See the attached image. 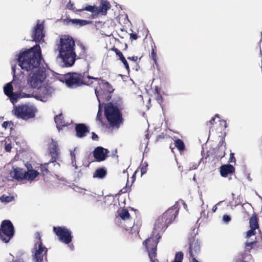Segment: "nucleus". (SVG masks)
I'll return each instance as SVG.
<instances>
[{"label": "nucleus", "instance_id": "48", "mask_svg": "<svg viewBox=\"0 0 262 262\" xmlns=\"http://www.w3.org/2000/svg\"><path fill=\"white\" fill-rule=\"evenodd\" d=\"M25 165H26V167L27 168V171H36L35 170L33 169L32 166V165L30 163H29L28 162H27L25 164Z\"/></svg>", "mask_w": 262, "mask_h": 262}, {"label": "nucleus", "instance_id": "30", "mask_svg": "<svg viewBox=\"0 0 262 262\" xmlns=\"http://www.w3.org/2000/svg\"><path fill=\"white\" fill-rule=\"evenodd\" d=\"M256 248H262V234L260 233L259 235H257L254 240Z\"/></svg>", "mask_w": 262, "mask_h": 262}, {"label": "nucleus", "instance_id": "29", "mask_svg": "<svg viewBox=\"0 0 262 262\" xmlns=\"http://www.w3.org/2000/svg\"><path fill=\"white\" fill-rule=\"evenodd\" d=\"M114 50L116 55L119 56V59L121 60L124 66H128V64L122 52L117 48L114 49Z\"/></svg>", "mask_w": 262, "mask_h": 262}, {"label": "nucleus", "instance_id": "44", "mask_svg": "<svg viewBox=\"0 0 262 262\" xmlns=\"http://www.w3.org/2000/svg\"><path fill=\"white\" fill-rule=\"evenodd\" d=\"M139 229H140V227L137 225H135V224L133 226V227H132V229H131V231L132 232H137V233L138 234L139 232Z\"/></svg>", "mask_w": 262, "mask_h": 262}, {"label": "nucleus", "instance_id": "12", "mask_svg": "<svg viewBox=\"0 0 262 262\" xmlns=\"http://www.w3.org/2000/svg\"><path fill=\"white\" fill-rule=\"evenodd\" d=\"M53 231L56 235L58 236L61 242L66 244H68L72 242V236L71 232L66 227H54Z\"/></svg>", "mask_w": 262, "mask_h": 262}, {"label": "nucleus", "instance_id": "34", "mask_svg": "<svg viewBox=\"0 0 262 262\" xmlns=\"http://www.w3.org/2000/svg\"><path fill=\"white\" fill-rule=\"evenodd\" d=\"M84 10L88 11L91 12L97 13L98 7H97L96 6H88L85 7L84 8H82V9L79 10L80 11H82Z\"/></svg>", "mask_w": 262, "mask_h": 262}, {"label": "nucleus", "instance_id": "11", "mask_svg": "<svg viewBox=\"0 0 262 262\" xmlns=\"http://www.w3.org/2000/svg\"><path fill=\"white\" fill-rule=\"evenodd\" d=\"M14 227L10 220H4L0 226V239L8 243L14 235Z\"/></svg>", "mask_w": 262, "mask_h": 262}, {"label": "nucleus", "instance_id": "53", "mask_svg": "<svg viewBox=\"0 0 262 262\" xmlns=\"http://www.w3.org/2000/svg\"><path fill=\"white\" fill-rule=\"evenodd\" d=\"M92 139L93 140L98 141L99 140V137L97 135L93 132L92 133Z\"/></svg>", "mask_w": 262, "mask_h": 262}, {"label": "nucleus", "instance_id": "38", "mask_svg": "<svg viewBox=\"0 0 262 262\" xmlns=\"http://www.w3.org/2000/svg\"><path fill=\"white\" fill-rule=\"evenodd\" d=\"M55 122L60 126H63V121H62V116L60 114L58 115H56L54 118Z\"/></svg>", "mask_w": 262, "mask_h": 262}, {"label": "nucleus", "instance_id": "7", "mask_svg": "<svg viewBox=\"0 0 262 262\" xmlns=\"http://www.w3.org/2000/svg\"><path fill=\"white\" fill-rule=\"evenodd\" d=\"M23 70L27 71L32 70V75L29 79L30 85L33 88H39L46 78L45 67H20Z\"/></svg>", "mask_w": 262, "mask_h": 262}, {"label": "nucleus", "instance_id": "4", "mask_svg": "<svg viewBox=\"0 0 262 262\" xmlns=\"http://www.w3.org/2000/svg\"><path fill=\"white\" fill-rule=\"evenodd\" d=\"M179 210L176 204L168 208L157 218L152 232L162 236L168 226L174 221L179 213Z\"/></svg>", "mask_w": 262, "mask_h": 262}, {"label": "nucleus", "instance_id": "17", "mask_svg": "<svg viewBox=\"0 0 262 262\" xmlns=\"http://www.w3.org/2000/svg\"><path fill=\"white\" fill-rule=\"evenodd\" d=\"M200 243L193 236L189 239L188 253L189 257L198 256L200 252Z\"/></svg>", "mask_w": 262, "mask_h": 262}, {"label": "nucleus", "instance_id": "63", "mask_svg": "<svg viewBox=\"0 0 262 262\" xmlns=\"http://www.w3.org/2000/svg\"><path fill=\"white\" fill-rule=\"evenodd\" d=\"M126 171V170H123V173H125Z\"/></svg>", "mask_w": 262, "mask_h": 262}, {"label": "nucleus", "instance_id": "55", "mask_svg": "<svg viewBox=\"0 0 262 262\" xmlns=\"http://www.w3.org/2000/svg\"><path fill=\"white\" fill-rule=\"evenodd\" d=\"M130 38L136 40L138 38V36L136 33H131L130 34Z\"/></svg>", "mask_w": 262, "mask_h": 262}, {"label": "nucleus", "instance_id": "14", "mask_svg": "<svg viewBox=\"0 0 262 262\" xmlns=\"http://www.w3.org/2000/svg\"><path fill=\"white\" fill-rule=\"evenodd\" d=\"M43 23L44 21L40 23V20H37L36 26L33 28L32 30V41L36 42H40L41 40L42 41H43V38L45 36L43 32Z\"/></svg>", "mask_w": 262, "mask_h": 262}, {"label": "nucleus", "instance_id": "6", "mask_svg": "<svg viewBox=\"0 0 262 262\" xmlns=\"http://www.w3.org/2000/svg\"><path fill=\"white\" fill-rule=\"evenodd\" d=\"M91 81L95 80L97 81L98 85L95 89V93L99 103L109 101L112 98V94L114 91L111 84L101 78L91 76Z\"/></svg>", "mask_w": 262, "mask_h": 262}, {"label": "nucleus", "instance_id": "20", "mask_svg": "<svg viewBox=\"0 0 262 262\" xmlns=\"http://www.w3.org/2000/svg\"><path fill=\"white\" fill-rule=\"evenodd\" d=\"M220 172L222 177L226 178L234 173L235 168L231 164H224L220 167Z\"/></svg>", "mask_w": 262, "mask_h": 262}, {"label": "nucleus", "instance_id": "62", "mask_svg": "<svg viewBox=\"0 0 262 262\" xmlns=\"http://www.w3.org/2000/svg\"><path fill=\"white\" fill-rule=\"evenodd\" d=\"M12 68L13 72L14 73V74H15V67H12Z\"/></svg>", "mask_w": 262, "mask_h": 262}, {"label": "nucleus", "instance_id": "2", "mask_svg": "<svg viewBox=\"0 0 262 262\" xmlns=\"http://www.w3.org/2000/svg\"><path fill=\"white\" fill-rule=\"evenodd\" d=\"M124 106L120 99L116 103L108 102L104 105V115L110 128L118 129L123 124L124 118L121 111Z\"/></svg>", "mask_w": 262, "mask_h": 262}, {"label": "nucleus", "instance_id": "31", "mask_svg": "<svg viewBox=\"0 0 262 262\" xmlns=\"http://www.w3.org/2000/svg\"><path fill=\"white\" fill-rule=\"evenodd\" d=\"M184 254L182 251L176 252L173 260L172 262H182Z\"/></svg>", "mask_w": 262, "mask_h": 262}, {"label": "nucleus", "instance_id": "15", "mask_svg": "<svg viewBox=\"0 0 262 262\" xmlns=\"http://www.w3.org/2000/svg\"><path fill=\"white\" fill-rule=\"evenodd\" d=\"M226 132H224L221 140L219 141L217 146L212 150V154L214 156V158L217 160H221L225 156L226 144L225 138Z\"/></svg>", "mask_w": 262, "mask_h": 262}, {"label": "nucleus", "instance_id": "37", "mask_svg": "<svg viewBox=\"0 0 262 262\" xmlns=\"http://www.w3.org/2000/svg\"><path fill=\"white\" fill-rule=\"evenodd\" d=\"M256 247V245H255V243L254 241L251 242H247L245 244V248L246 251H249L252 248Z\"/></svg>", "mask_w": 262, "mask_h": 262}, {"label": "nucleus", "instance_id": "54", "mask_svg": "<svg viewBox=\"0 0 262 262\" xmlns=\"http://www.w3.org/2000/svg\"><path fill=\"white\" fill-rule=\"evenodd\" d=\"M220 124L221 125H223L224 126V129H225L227 127V123L226 121L225 120H220Z\"/></svg>", "mask_w": 262, "mask_h": 262}, {"label": "nucleus", "instance_id": "42", "mask_svg": "<svg viewBox=\"0 0 262 262\" xmlns=\"http://www.w3.org/2000/svg\"><path fill=\"white\" fill-rule=\"evenodd\" d=\"M165 138H168V137L166 134H164L163 133H162L157 137L156 142H158Z\"/></svg>", "mask_w": 262, "mask_h": 262}, {"label": "nucleus", "instance_id": "3", "mask_svg": "<svg viewBox=\"0 0 262 262\" xmlns=\"http://www.w3.org/2000/svg\"><path fill=\"white\" fill-rule=\"evenodd\" d=\"M58 46L59 55L64 62L65 66H73L76 56L74 51L75 46L74 39L69 35H61Z\"/></svg>", "mask_w": 262, "mask_h": 262}, {"label": "nucleus", "instance_id": "33", "mask_svg": "<svg viewBox=\"0 0 262 262\" xmlns=\"http://www.w3.org/2000/svg\"><path fill=\"white\" fill-rule=\"evenodd\" d=\"M14 200V198L10 195H6L4 194L0 197V200L2 202L9 203Z\"/></svg>", "mask_w": 262, "mask_h": 262}, {"label": "nucleus", "instance_id": "10", "mask_svg": "<svg viewBox=\"0 0 262 262\" xmlns=\"http://www.w3.org/2000/svg\"><path fill=\"white\" fill-rule=\"evenodd\" d=\"M10 174L11 177L18 181L28 180L31 182L39 175V173L37 171H26L23 168L16 167L11 170Z\"/></svg>", "mask_w": 262, "mask_h": 262}, {"label": "nucleus", "instance_id": "9", "mask_svg": "<svg viewBox=\"0 0 262 262\" xmlns=\"http://www.w3.org/2000/svg\"><path fill=\"white\" fill-rule=\"evenodd\" d=\"M13 111L18 118L27 120L35 117L37 109L33 105L25 104L15 106Z\"/></svg>", "mask_w": 262, "mask_h": 262}, {"label": "nucleus", "instance_id": "43", "mask_svg": "<svg viewBox=\"0 0 262 262\" xmlns=\"http://www.w3.org/2000/svg\"><path fill=\"white\" fill-rule=\"evenodd\" d=\"M127 58L129 60L133 61H134V62H137L138 59L140 60L141 57L138 58V56H128V57H127Z\"/></svg>", "mask_w": 262, "mask_h": 262}, {"label": "nucleus", "instance_id": "13", "mask_svg": "<svg viewBox=\"0 0 262 262\" xmlns=\"http://www.w3.org/2000/svg\"><path fill=\"white\" fill-rule=\"evenodd\" d=\"M48 249L43 246L42 243H38V245L35 244L33 250L32 251L33 261V262H42L43 257H46Z\"/></svg>", "mask_w": 262, "mask_h": 262}, {"label": "nucleus", "instance_id": "51", "mask_svg": "<svg viewBox=\"0 0 262 262\" xmlns=\"http://www.w3.org/2000/svg\"><path fill=\"white\" fill-rule=\"evenodd\" d=\"M67 7L70 10H73L74 9V5L73 3L71 2L70 1L67 5Z\"/></svg>", "mask_w": 262, "mask_h": 262}, {"label": "nucleus", "instance_id": "28", "mask_svg": "<svg viewBox=\"0 0 262 262\" xmlns=\"http://www.w3.org/2000/svg\"><path fill=\"white\" fill-rule=\"evenodd\" d=\"M174 146L180 151H183L185 148L183 141L179 139L174 141Z\"/></svg>", "mask_w": 262, "mask_h": 262}, {"label": "nucleus", "instance_id": "46", "mask_svg": "<svg viewBox=\"0 0 262 262\" xmlns=\"http://www.w3.org/2000/svg\"><path fill=\"white\" fill-rule=\"evenodd\" d=\"M35 238L38 239V242H37L36 243L37 244V245H38V243H40V242L42 243L39 232H36Z\"/></svg>", "mask_w": 262, "mask_h": 262}, {"label": "nucleus", "instance_id": "21", "mask_svg": "<svg viewBox=\"0 0 262 262\" xmlns=\"http://www.w3.org/2000/svg\"><path fill=\"white\" fill-rule=\"evenodd\" d=\"M75 131L76 136L80 138L85 137L90 132L89 127L83 123L76 124Z\"/></svg>", "mask_w": 262, "mask_h": 262}, {"label": "nucleus", "instance_id": "57", "mask_svg": "<svg viewBox=\"0 0 262 262\" xmlns=\"http://www.w3.org/2000/svg\"><path fill=\"white\" fill-rule=\"evenodd\" d=\"M146 172V168L145 167H142L141 168V176H142L143 174H145Z\"/></svg>", "mask_w": 262, "mask_h": 262}, {"label": "nucleus", "instance_id": "35", "mask_svg": "<svg viewBox=\"0 0 262 262\" xmlns=\"http://www.w3.org/2000/svg\"><path fill=\"white\" fill-rule=\"evenodd\" d=\"M156 47L154 45L152 47L151 51V58L154 60V64H156V66L158 65V63L157 62V53L156 52Z\"/></svg>", "mask_w": 262, "mask_h": 262}, {"label": "nucleus", "instance_id": "64", "mask_svg": "<svg viewBox=\"0 0 262 262\" xmlns=\"http://www.w3.org/2000/svg\"><path fill=\"white\" fill-rule=\"evenodd\" d=\"M134 177H135V176H134V175H133V177H132V178H133V179H134Z\"/></svg>", "mask_w": 262, "mask_h": 262}, {"label": "nucleus", "instance_id": "40", "mask_svg": "<svg viewBox=\"0 0 262 262\" xmlns=\"http://www.w3.org/2000/svg\"><path fill=\"white\" fill-rule=\"evenodd\" d=\"M215 117H218L219 118H220V117L219 116V115L218 114H216L214 117H212L209 120V121L207 123V125H210V127H209V130L210 131V130L211 129H212L213 125H214V122L215 121Z\"/></svg>", "mask_w": 262, "mask_h": 262}, {"label": "nucleus", "instance_id": "39", "mask_svg": "<svg viewBox=\"0 0 262 262\" xmlns=\"http://www.w3.org/2000/svg\"><path fill=\"white\" fill-rule=\"evenodd\" d=\"M49 163H49H46L44 164H41L40 165L41 172L43 174V175L47 174L49 172L47 168L48 165Z\"/></svg>", "mask_w": 262, "mask_h": 262}, {"label": "nucleus", "instance_id": "24", "mask_svg": "<svg viewBox=\"0 0 262 262\" xmlns=\"http://www.w3.org/2000/svg\"><path fill=\"white\" fill-rule=\"evenodd\" d=\"M258 220L257 214L255 213L253 214L249 220V225L250 228L258 229L259 224L258 223Z\"/></svg>", "mask_w": 262, "mask_h": 262}, {"label": "nucleus", "instance_id": "18", "mask_svg": "<svg viewBox=\"0 0 262 262\" xmlns=\"http://www.w3.org/2000/svg\"><path fill=\"white\" fill-rule=\"evenodd\" d=\"M110 151L101 146H98L93 151V156L96 162L104 161L107 157Z\"/></svg>", "mask_w": 262, "mask_h": 262}, {"label": "nucleus", "instance_id": "56", "mask_svg": "<svg viewBox=\"0 0 262 262\" xmlns=\"http://www.w3.org/2000/svg\"><path fill=\"white\" fill-rule=\"evenodd\" d=\"M9 124V122L8 121H5L2 124V126L5 128H6Z\"/></svg>", "mask_w": 262, "mask_h": 262}, {"label": "nucleus", "instance_id": "60", "mask_svg": "<svg viewBox=\"0 0 262 262\" xmlns=\"http://www.w3.org/2000/svg\"><path fill=\"white\" fill-rule=\"evenodd\" d=\"M217 209V207L216 205H214L212 209V212H215Z\"/></svg>", "mask_w": 262, "mask_h": 262}, {"label": "nucleus", "instance_id": "49", "mask_svg": "<svg viewBox=\"0 0 262 262\" xmlns=\"http://www.w3.org/2000/svg\"><path fill=\"white\" fill-rule=\"evenodd\" d=\"M156 99L158 103H161L162 102V97L160 93H158V95H156Z\"/></svg>", "mask_w": 262, "mask_h": 262}, {"label": "nucleus", "instance_id": "27", "mask_svg": "<svg viewBox=\"0 0 262 262\" xmlns=\"http://www.w3.org/2000/svg\"><path fill=\"white\" fill-rule=\"evenodd\" d=\"M13 86L12 84V82H9L7 83L5 86L4 87V92L5 94L8 96L9 95H12V93L13 92Z\"/></svg>", "mask_w": 262, "mask_h": 262}, {"label": "nucleus", "instance_id": "19", "mask_svg": "<svg viewBox=\"0 0 262 262\" xmlns=\"http://www.w3.org/2000/svg\"><path fill=\"white\" fill-rule=\"evenodd\" d=\"M49 150L52 157L51 159L50 160V163L56 162V160L58 158L59 155L58 144L57 142L54 141L52 139L51 142L49 145Z\"/></svg>", "mask_w": 262, "mask_h": 262}, {"label": "nucleus", "instance_id": "26", "mask_svg": "<svg viewBox=\"0 0 262 262\" xmlns=\"http://www.w3.org/2000/svg\"><path fill=\"white\" fill-rule=\"evenodd\" d=\"M119 215L123 220H128L130 217V215L128 210L125 208L122 209L120 211Z\"/></svg>", "mask_w": 262, "mask_h": 262}, {"label": "nucleus", "instance_id": "41", "mask_svg": "<svg viewBox=\"0 0 262 262\" xmlns=\"http://www.w3.org/2000/svg\"><path fill=\"white\" fill-rule=\"evenodd\" d=\"M256 229L254 228H250V229L246 232V237L250 238L252 236L256 234Z\"/></svg>", "mask_w": 262, "mask_h": 262}, {"label": "nucleus", "instance_id": "23", "mask_svg": "<svg viewBox=\"0 0 262 262\" xmlns=\"http://www.w3.org/2000/svg\"><path fill=\"white\" fill-rule=\"evenodd\" d=\"M107 174L106 169L104 167H100L97 169L93 173V178L103 179Z\"/></svg>", "mask_w": 262, "mask_h": 262}, {"label": "nucleus", "instance_id": "5", "mask_svg": "<svg viewBox=\"0 0 262 262\" xmlns=\"http://www.w3.org/2000/svg\"><path fill=\"white\" fill-rule=\"evenodd\" d=\"M91 76L88 72L82 73H69L64 75L60 81L64 82L70 88H76L82 85H90L93 81H91Z\"/></svg>", "mask_w": 262, "mask_h": 262}, {"label": "nucleus", "instance_id": "47", "mask_svg": "<svg viewBox=\"0 0 262 262\" xmlns=\"http://www.w3.org/2000/svg\"><path fill=\"white\" fill-rule=\"evenodd\" d=\"M235 158L234 157V153H231L230 154V158H229V162H230V163H232V162H235Z\"/></svg>", "mask_w": 262, "mask_h": 262}, {"label": "nucleus", "instance_id": "52", "mask_svg": "<svg viewBox=\"0 0 262 262\" xmlns=\"http://www.w3.org/2000/svg\"><path fill=\"white\" fill-rule=\"evenodd\" d=\"M12 148V146L10 144H6L5 145V149L6 151H10Z\"/></svg>", "mask_w": 262, "mask_h": 262}, {"label": "nucleus", "instance_id": "22", "mask_svg": "<svg viewBox=\"0 0 262 262\" xmlns=\"http://www.w3.org/2000/svg\"><path fill=\"white\" fill-rule=\"evenodd\" d=\"M111 8V5L107 1L101 0L99 8L98 7L97 13L106 14L107 11Z\"/></svg>", "mask_w": 262, "mask_h": 262}, {"label": "nucleus", "instance_id": "8", "mask_svg": "<svg viewBox=\"0 0 262 262\" xmlns=\"http://www.w3.org/2000/svg\"><path fill=\"white\" fill-rule=\"evenodd\" d=\"M161 237L160 235L151 232L150 236L143 242V245L148 252V256L152 262H159L156 257L157 245Z\"/></svg>", "mask_w": 262, "mask_h": 262}, {"label": "nucleus", "instance_id": "25", "mask_svg": "<svg viewBox=\"0 0 262 262\" xmlns=\"http://www.w3.org/2000/svg\"><path fill=\"white\" fill-rule=\"evenodd\" d=\"M78 46L81 50L80 53V58H86L88 55L87 53V48L82 42L78 43Z\"/></svg>", "mask_w": 262, "mask_h": 262}, {"label": "nucleus", "instance_id": "16", "mask_svg": "<svg viewBox=\"0 0 262 262\" xmlns=\"http://www.w3.org/2000/svg\"><path fill=\"white\" fill-rule=\"evenodd\" d=\"M38 89L37 97L42 101H46L54 91V88L49 84L40 86Z\"/></svg>", "mask_w": 262, "mask_h": 262}, {"label": "nucleus", "instance_id": "59", "mask_svg": "<svg viewBox=\"0 0 262 262\" xmlns=\"http://www.w3.org/2000/svg\"><path fill=\"white\" fill-rule=\"evenodd\" d=\"M12 262H25L22 259H16L15 260H13Z\"/></svg>", "mask_w": 262, "mask_h": 262}, {"label": "nucleus", "instance_id": "50", "mask_svg": "<svg viewBox=\"0 0 262 262\" xmlns=\"http://www.w3.org/2000/svg\"><path fill=\"white\" fill-rule=\"evenodd\" d=\"M223 220L225 223H228L231 220V217L228 215H224Z\"/></svg>", "mask_w": 262, "mask_h": 262}, {"label": "nucleus", "instance_id": "32", "mask_svg": "<svg viewBox=\"0 0 262 262\" xmlns=\"http://www.w3.org/2000/svg\"><path fill=\"white\" fill-rule=\"evenodd\" d=\"M71 21L74 24L78 25L79 26H84L88 24V20L79 19H73L71 20Z\"/></svg>", "mask_w": 262, "mask_h": 262}, {"label": "nucleus", "instance_id": "36", "mask_svg": "<svg viewBox=\"0 0 262 262\" xmlns=\"http://www.w3.org/2000/svg\"><path fill=\"white\" fill-rule=\"evenodd\" d=\"M8 97L9 98L10 101L13 104L16 103L18 99L20 98L18 94H16L13 92L12 93V95H9Z\"/></svg>", "mask_w": 262, "mask_h": 262}, {"label": "nucleus", "instance_id": "45", "mask_svg": "<svg viewBox=\"0 0 262 262\" xmlns=\"http://www.w3.org/2000/svg\"><path fill=\"white\" fill-rule=\"evenodd\" d=\"M100 104L99 105V106ZM97 118L98 120L101 121L102 119V111L101 108L99 106V110L98 111L97 114Z\"/></svg>", "mask_w": 262, "mask_h": 262}, {"label": "nucleus", "instance_id": "58", "mask_svg": "<svg viewBox=\"0 0 262 262\" xmlns=\"http://www.w3.org/2000/svg\"><path fill=\"white\" fill-rule=\"evenodd\" d=\"M125 70L126 72L127 75H125L124 76H127V75H129V67H124Z\"/></svg>", "mask_w": 262, "mask_h": 262}, {"label": "nucleus", "instance_id": "61", "mask_svg": "<svg viewBox=\"0 0 262 262\" xmlns=\"http://www.w3.org/2000/svg\"><path fill=\"white\" fill-rule=\"evenodd\" d=\"M155 91H156L157 95H158V93H160V90L158 89V88L157 87L156 88Z\"/></svg>", "mask_w": 262, "mask_h": 262}, {"label": "nucleus", "instance_id": "1", "mask_svg": "<svg viewBox=\"0 0 262 262\" xmlns=\"http://www.w3.org/2000/svg\"><path fill=\"white\" fill-rule=\"evenodd\" d=\"M14 60L18 66H48L43 58L39 44L29 49H22L15 55Z\"/></svg>", "mask_w": 262, "mask_h": 262}]
</instances>
